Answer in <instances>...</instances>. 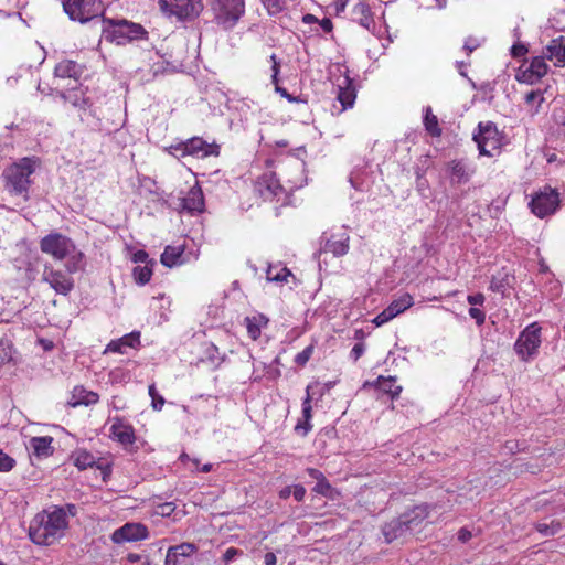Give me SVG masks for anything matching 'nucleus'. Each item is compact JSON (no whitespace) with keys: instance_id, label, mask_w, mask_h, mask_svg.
I'll use <instances>...</instances> for the list:
<instances>
[{"instance_id":"obj_5","label":"nucleus","mask_w":565,"mask_h":565,"mask_svg":"<svg viewBox=\"0 0 565 565\" xmlns=\"http://www.w3.org/2000/svg\"><path fill=\"white\" fill-rule=\"evenodd\" d=\"M217 25L232 30L245 14V0H209Z\"/></svg>"},{"instance_id":"obj_28","label":"nucleus","mask_w":565,"mask_h":565,"mask_svg":"<svg viewBox=\"0 0 565 565\" xmlns=\"http://www.w3.org/2000/svg\"><path fill=\"white\" fill-rule=\"evenodd\" d=\"M269 319L263 313L247 316L244 318V326L252 340H257L260 337L262 330L267 327Z\"/></svg>"},{"instance_id":"obj_35","label":"nucleus","mask_w":565,"mask_h":565,"mask_svg":"<svg viewBox=\"0 0 565 565\" xmlns=\"http://www.w3.org/2000/svg\"><path fill=\"white\" fill-rule=\"evenodd\" d=\"M424 126L430 136L439 137L441 135L438 118L433 114L429 106L425 108Z\"/></svg>"},{"instance_id":"obj_46","label":"nucleus","mask_w":565,"mask_h":565,"mask_svg":"<svg viewBox=\"0 0 565 565\" xmlns=\"http://www.w3.org/2000/svg\"><path fill=\"white\" fill-rule=\"evenodd\" d=\"M14 459L0 449V471L8 472L14 467Z\"/></svg>"},{"instance_id":"obj_57","label":"nucleus","mask_w":565,"mask_h":565,"mask_svg":"<svg viewBox=\"0 0 565 565\" xmlns=\"http://www.w3.org/2000/svg\"><path fill=\"white\" fill-rule=\"evenodd\" d=\"M297 502H301L306 495V489L301 484H296L291 493Z\"/></svg>"},{"instance_id":"obj_22","label":"nucleus","mask_w":565,"mask_h":565,"mask_svg":"<svg viewBox=\"0 0 565 565\" xmlns=\"http://www.w3.org/2000/svg\"><path fill=\"white\" fill-rule=\"evenodd\" d=\"M407 533L411 532L401 515L385 523L382 527V534L386 543H392L393 541L405 536Z\"/></svg>"},{"instance_id":"obj_19","label":"nucleus","mask_w":565,"mask_h":565,"mask_svg":"<svg viewBox=\"0 0 565 565\" xmlns=\"http://www.w3.org/2000/svg\"><path fill=\"white\" fill-rule=\"evenodd\" d=\"M140 347V332L132 331L124 337L111 340L105 348L104 353L126 354L128 349H137Z\"/></svg>"},{"instance_id":"obj_1","label":"nucleus","mask_w":565,"mask_h":565,"mask_svg":"<svg viewBox=\"0 0 565 565\" xmlns=\"http://www.w3.org/2000/svg\"><path fill=\"white\" fill-rule=\"evenodd\" d=\"M68 521L60 509H45L36 513L30 522L28 535L32 543L50 546L65 536Z\"/></svg>"},{"instance_id":"obj_18","label":"nucleus","mask_w":565,"mask_h":565,"mask_svg":"<svg viewBox=\"0 0 565 565\" xmlns=\"http://www.w3.org/2000/svg\"><path fill=\"white\" fill-rule=\"evenodd\" d=\"M204 195L198 183L189 189L184 196L181 198V207L183 211L195 214L204 211Z\"/></svg>"},{"instance_id":"obj_24","label":"nucleus","mask_w":565,"mask_h":565,"mask_svg":"<svg viewBox=\"0 0 565 565\" xmlns=\"http://www.w3.org/2000/svg\"><path fill=\"white\" fill-rule=\"evenodd\" d=\"M337 98L341 104V111L351 108L354 105L356 94L349 76H344L343 82L338 85Z\"/></svg>"},{"instance_id":"obj_27","label":"nucleus","mask_w":565,"mask_h":565,"mask_svg":"<svg viewBox=\"0 0 565 565\" xmlns=\"http://www.w3.org/2000/svg\"><path fill=\"white\" fill-rule=\"evenodd\" d=\"M449 172H450V181L452 183H466L469 181L470 177L473 173V169H471L465 161L462 160H454L449 163Z\"/></svg>"},{"instance_id":"obj_3","label":"nucleus","mask_w":565,"mask_h":565,"mask_svg":"<svg viewBox=\"0 0 565 565\" xmlns=\"http://www.w3.org/2000/svg\"><path fill=\"white\" fill-rule=\"evenodd\" d=\"M35 171V161L31 158H22L18 162L9 166L4 172V188L15 196L29 199V188L31 185V174Z\"/></svg>"},{"instance_id":"obj_51","label":"nucleus","mask_w":565,"mask_h":565,"mask_svg":"<svg viewBox=\"0 0 565 565\" xmlns=\"http://www.w3.org/2000/svg\"><path fill=\"white\" fill-rule=\"evenodd\" d=\"M243 551L236 547H228L223 554V561L225 563L232 562L236 556L242 555Z\"/></svg>"},{"instance_id":"obj_64","label":"nucleus","mask_w":565,"mask_h":565,"mask_svg":"<svg viewBox=\"0 0 565 565\" xmlns=\"http://www.w3.org/2000/svg\"><path fill=\"white\" fill-rule=\"evenodd\" d=\"M264 561L265 565H276L277 557L273 552H268L265 554Z\"/></svg>"},{"instance_id":"obj_36","label":"nucleus","mask_w":565,"mask_h":565,"mask_svg":"<svg viewBox=\"0 0 565 565\" xmlns=\"http://www.w3.org/2000/svg\"><path fill=\"white\" fill-rule=\"evenodd\" d=\"M414 305L413 297L404 294L399 298L393 300L387 307L392 309L394 316H398Z\"/></svg>"},{"instance_id":"obj_49","label":"nucleus","mask_w":565,"mask_h":565,"mask_svg":"<svg viewBox=\"0 0 565 565\" xmlns=\"http://www.w3.org/2000/svg\"><path fill=\"white\" fill-rule=\"evenodd\" d=\"M469 316L476 321L478 326H482L486 321V313L479 308L471 307L469 309Z\"/></svg>"},{"instance_id":"obj_13","label":"nucleus","mask_w":565,"mask_h":565,"mask_svg":"<svg viewBox=\"0 0 565 565\" xmlns=\"http://www.w3.org/2000/svg\"><path fill=\"white\" fill-rule=\"evenodd\" d=\"M182 156L189 154L196 158H206L220 154V146L215 142H207L201 137H193L182 142L179 148Z\"/></svg>"},{"instance_id":"obj_56","label":"nucleus","mask_w":565,"mask_h":565,"mask_svg":"<svg viewBox=\"0 0 565 565\" xmlns=\"http://www.w3.org/2000/svg\"><path fill=\"white\" fill-rule=\"evenodd\" d=\"M148 258H149V255L143 249H138L137 252H135L132 254V257H131L134 263H143V264L148 263Z\"/></svg>"},{"instance_id":"obj_16","label":"nucleus","mask_w":565,"mask_h":565,"mask_svg":"<svg viewBox=\"0 0 565 565\" xmlns=\"http://www.w3.org/2000/svg\"><path fill=\"white\" fill-rule=\"evenodd\" d=\"M72 459H73L74 465L79 470H85L87 468H93V467H96L97 469H99L103 475V480H106L111 473L110 465L103 463L99 460H96L95 456L93 454H90L89 451H87L86 449H82V448L76 449L72 454Z\"/></svg>"},{"instance_id":"obj_34","label":"nucleus","mask_w":565,"mask_h":565,"mask_svg":"<svg viewBox=\"0 0 565 565\" xmlns=\"http://www.w3.org/2000/svg\"><path fill=\"white\" fill-rule=\"evenodd\" d=\"M52 441L53 438L51 436L43 437H32L30 440V446L33 449V454L38 457H47L52 454Z\"/></svg>"},{"instance_id":"obj_32","label":"nucleus","mask_w":565,"mask_h":565,"mask_svg":"<svg viewBox=\"0 0 565 565\" xmlns=\"http://www.w3.org/2000/svg\"><path fill=\"white\" fill-rule=\"evenodd\" d=\"M291 271L281 263L269 264L266 269V279L269 282L282 284L286 282Z\"/></svg>"},{"instance_id":"obj_21","label":"nucleus","mask_w":565,"mask_h":565,"mask_svg":"<svg viewBox=\"0 0 565 565\" xmlns=\"http://www.w3.org/2000/svg\"><path fill=\"white\" fill-rule=\"evenodd\" d=\"M196 551L198 547L193 543H181L171 546L167 551L164 565H180L182 558L190 557Z\"/></svg>"},{"instance_id":"obj_63","label":"nucleus","mask_w":565,"mask_h":565,"mask_svg":"<svg viewBox=\"0 0 565 565\" xmlns=\"http://www.w3.org/2000/svg\"><path fill=\"white\" fill-rule=\"evenodd\" d=\"M308 475L316 479L317 481H320L322 480V478H324L323 473L321 471H319L318 469H315V468H309L308 470Z\"/></svg>"},{"instance_id":"obj_11","label":"nucleus","mask_w":565,"mask_h":565,"mask_svg":"<svg viewBox=\"0 0 565 565\" xmlns=\"http://www.w3.org/2000/svg\"><path fill=\"white\" fill-rule=\"evenodd\" d=\"M161 10L179 20H192L203 9L201 0H159Z\"/></svg>"},{"instance_id":"obj_61","label":"nucleus","mask_w":565,"mask_h":565,"mask_svg":"<svg viewBox=\"0 0 565 565\" xmlns=\"http://www.w3.org/2000/svg\"><path fill=\"white\" fill-rule=\"evenodd\" d=\"M471 532L466 527L460 529L458 532V540L462 543L468 542L471 539Z\"/></svg>"},{"instance_id":"obj_25","label":"nucleus","mask_w":565,"mask_h":565,"mask_svg":"<svg viewBox=\"0 0 565 565\" xmlns=\"http://www.w3.org/2000/svg\"><path fill=\"white\" fill-rule=\"evenodd\" d=\"M57 95L64 100L70 103L72 106L76 108H85L88 105V100L85 97V92L82 87L73 86L70 89H58V86L56 87Z\"/></svg>"},{"instance_id":"obj_4","label":"nucleus","mask_w":565,"mask_h":565,"mask_svg":"<svg viewBox=\"0 0 565 565\" xmlns=\"http://www.w3.org/2000/svg\"><path fill=\"white\" fill-rule=\"evenodd\" d=\"M147 34L148 32L141 24L127 20H109L104 21L102 39L117 45H125L131 41L143 39Z\"/></svg>"},{"instance_id":"obj_20","label":"nucleus","mask_w":565,"mask_h":565,"mask_svg":"<svg viewBox=\"0 0 565 565\" xmlns=\"http://www.w3.org/2000/svg\"><path fill=\"white\" fill-rule=\"evenodd\" d=\"M84 73V66L72 60H64L56 64L54 68V76L60 79L70 78L75 84H78L81 76Z\"/></svg>"},{"instance_id":"obj_6","label":"nucleus","mask_w":565,"mask_h":565,"mask_svg":"<svg viewBox=\"0 0 565 565\" xmlns=\"http://www.w3.org/2000/svg\"><path fill=\"white\" fill-rule=\"evenodd\" d=\"M473 140L479 153L487 157H494L500 152L502 146V135L492 121L479 122L478 131L473 134Z\"/></svg>"},{"instance_id":"obj_42","label":"nucleus","mask_w":565,"mask_h":565,"mask_svg":"<svg viewBox=\"0 0 565 565\" xmlns=\"http://www.w3.org/2000/svg\"><path fill=\"white\" fill-rule=\"evenodd\" d=\"M535 529L539 533L547 536V535H554L556 534L559 529H561V525L559 523H551V524H547V523H537L535 525Z\"/></svg>"},{"instance_id":"obj_55","label":"nucleus","mask_w":565,"mask_h":565,"mask_svg":"<svg viewBox=\"0 0 565 565\" xmlns=\"http://www.w3.org/2000/svg\"><path fill=\"white\" fill-rule=\"evenodd\" d=\"M480 43L478 39L469 36L463 44V50L470 54L472 53L477 47H479Z\"/></svg>"},{"instance_id":"obj_50","label":"nucleus","mask_w":565,"mask_h":565,"mask_svg":"<svg viewBox=\"0 0 565 565\" xmlns=\"http://www.w3.org/2000/svg\"><path fill=\"white\" fill-rule=\"evenodd\" d=\"M330 489H331V486L326 478H322V480L318 481L313 488V490L317 493H320L322 495H327L329 493Z\"/></svg>"},{"instance_id":"obj_62","label":"nucleus","mask_w":565,"mask_h":565,"mask_svg":"<svg viewBox=\"0 0 565 565\" xmlns=\"http://www.w3.org/2000/svg\"><path fill=\"white\" fill-rule=\"evenodd\" d=\"M318 22H319V24H320L321 29H322L324 32L329 33V32H331V31H332V29H333V24H332V21H331L330 19H328V18H323L322 20H320V21H318Z\"/></svg>"},{"instance_id":"obj_17","label":"nucleus","mask_w":565,"mask_h":565,"mask_svg":"<svg viewBox=\"0 0 565 565\" xmlns=\"http://www.w3.org/2000/svg\"><path fill=\"white\" fill-rule=\"evenodd\" d=\"M547 71L548 65L545 62V56H535L525 70L519 72L516 79L520 83L533 85L545 76Z\"/></svg>"},{"instance_id":"obj_45","label":"nucleus","mask_w":565,"mask_h":565,"mask_svg":"<svg viewBox=\"0 0 565 565\" xmlns=\"http://www.w3.org/2000/svg\"><path fill=\"white\" fill-rule=\"evenodd\" d=\"M269 61L271 62V83L274 85H277L279 83V72H280V60L277 57L276 54H271L269 57Z\"/></svg>"},{"instance_id":"obj_41","label":"nucleus","mask_w":565,"mask_h":565,"mask_svg":"<svg viewBox=\"0 0 565 565\" xmlns=\"http://www.w3.org/2000/svg\"><path fill=\"white\" fill-rule=\"evenodd\" d=\"M148 392L151 397V405L153 409L160 411L166 403L164 398L160 394H158L154 384L149 385Z\"/></svg>"},{"instance_id":"obj_54","label":"nucleus","mask_w":565,"mask_h":565,"mask_svg":"<svg viewBox=\"0 0 565 565\" xmlns=\"http://www.w3.org/2000/svg\"><path fill=\"white\" fill-rule=\"evenodd\" d=\"M467 301L472 306H482L486 301V297L481 292H477L475 295H469L467 297Z\"/></svg>"},{"instance_id":"obj_58","label":"nucleus","mask_w":565,"mask_h":565,"mask_svg":"<svg viewBox=\"0 0 565 565\" xmlns=\"http://www.w3.org/2000/svg\"><path fill=\"white\" fill-rule=\"evenodd\" d=\"M526 52H527V49L524 44H514L511 49V54L514 57H521V56L525 55Z\"/></svg>"},{"instance_id":"obj_2","label":"nucleus","mask_w":565,"mask_h":565,"mask_svg":"<svg viewBox=\"0 0 565 565\" xmlns=\"http://www.w3.org/2000/svg\"><path fill=\"white\" fill-rule=\"evenodd\" d=\"M40 249L55 260H65L68 274L83 271L86 266L85 255L73 239L58 232H51L40 239Z\"/></svg>"},{"instance_id":"obj_47","label":"nucleus","mask_w":565,"mask_h":565,"mask_svg":"<svg viewBox=\"0 0 565 565\" xmlns=\"http://www.w3.org/2000/svg\"><path fill=\"white\" fill-rule=\"evenodd\" d=\"M505 278H507V275H504V277L503 276L501 277L500 274L498 276H493L491 279V282H490V288L493 291L503 294L504 288L508 285V282L505 281Z\"/></svg>"},{"instance_id":"obj_43","label":"nucleus","mask_w":565,"mask_h":565,"mask_svg":"<svg viewBox=\"0 0 565 565\" xmlns=\"http://www.w3.org/2000/svg\"><path fill=\"white\" fill-rule=\"evenodd\" d=\"M313 353V345L306 347L301 352L295 356V363L299 366L306 365Z\"/></svg>"},{"instance_id":"obj_40","label":"nucleus","mask_w":565,"mask_h":565,"mask_svg":"<svg viewBox=\"0 0 565 565\" xmlns=\"http://www.w3.org/2000/svg\"><path fill=\"white\" fill-rule=\"evenodd\" d=\"M270 15L280 13L285 8V0H262Z\"/></svg>"},{"instance_id":"obj_39","label":"nucleus","mask_w":565,"mask_h":565,"mask_svg":"<svg viewBox=\"0 0 565 565\" xmlns=\"http://www.w3.org/2000/svg\"><path fill=\"white\" fill-rule=\"evenodd\" d=\"M12 360V345L6 338H0V365Z\"/></svg>"},{"instance_id":"obj_59","label":"nucleus","mask_w":565,"mask_h":565,"mask_svg":"<svg viewBox=\"0 0 565 565\" xmlns=\"http://www.w3.org/2000/svg\"><path fill=\"white\" fill-rule=\"evenodd\" d=\"M267 191L270 192L274 196L278 195L279 192L282 191V188L277 183V181L270 179L267 184Z\"/></svg>"},{"instance_id":"obj_15","label":"nucleus","mask_w":565,"mask_h":565,"mask_svg":"<svg viewBox=\"0 0 565 565\" xmlns=\"http://www.w3.org/2000/svg\"><path fill=\"white\" fill-rule=\"evenodd\" d=\"M148 536L149 532L146 525L141 523H126L113 533L111 540L114 543L121 544L146 540Z\"/></svg>"},{"instance_id":"obj_7","label":"nucleus","mask_w":565,"mask_h":565,"mask_svg":"<svg viewBox=\"0 0 565 565\" xmlns=\"http://www.w3.org/2000/svg\"><path fill=\"white\" fill-rule=\"evenodd\" d=\"M64 12L73 21L85 23L103 13L102 0H60Z\"/></svg>"},{"instance_id":"obj_60","label":"nucleus","mask_w":565,"mask_h":565,"mask_svg":"<svg viewBox=\"0 0 565 565\" xmlns=\"http://www.w3.org/2000/svg\"><path fill=\"white\" fill-rule=\"evenodd\" d=\"M275 90L287 100L294 103L297 100L296 97L291 96L285 88L280 87L278 84L275 85Z\"/></svg>"},{"instance_id":"obj_53","label":"nucleus","mask_w":565,"mask_h":565,"mask_svg":"<svg viewBox=\"0 0 565 565\" xmlns=\"http://www.w3.org/2000/svg\"><path fill=\"white\" fill-rule=\"evenodd\" d=\"M364 351H365L364 343H362V342L355 343L350 352V356L354 361H358L363 355Z\"/></svg>"},{"instance_id":"obj_10","label":"nucleus","mask_w":565,"mask_h":565,"mask_svg":"<svg viewBox=\"0 0 565 565\" xmlns=\"http://www.w3.org/2000/svg\"><path fill=\"white\" fill-rule=\"evenodd\" d=\"M529 206L534 215L543 218L556 212L559 206V195L551 186H544L533 195Z\"/></svg>"},{"instance_id":"obj_31","label":"nucleus","mask_w":565,"mask_h":565,"mask_svg":"<svg viewBox=\"0 0 565 565\" xmlns=\"http://www.w3.org/2000/svg\"><path fill=\"white\" fill-rule=\"evenodd\" d=\"M351 20L369 29L373 22L370 7L362 1L356 2L351 10Z\"/></svg>"},{"instance_id":"obj_44","label":"nucleus","mask_w":565,"mask_h":565,"mask_svg":"<svg viewBox=\"0 0 565 565\" xmlns=\"http://www.w3.org/2000/svg\"><path fill=\"white\" fill-rule=\"evenodd\" d=\"M393 318H395L393 311L391 308L386 307L382 312H380L374 319H373V323L377 327L388 322L390 320H392Z\"/></svg>"},{"instance_id":"obj_33","label":"nucleus","mask_w":565,"mask_h":565,"mask_svg":"<svg viewBox=\"0 0 565 565\" xmlns=\"http://www.w3.org/2000/svg\"><path fill=\"white\" fill-rule=\"evenodd\" d=\"M183 247L181 246H167L161 254V263L166 267L172 268L183 263Z\"/></svg>"},{"instance_id":"obj_9","label":"nucleus","mask_w":565,"mask_h":565,"mask_svg":"<svg viewBox=\"0 0 565 565\" xmlns=\"http://www.w3.org/2000/svg\"><path fill=\"white\" fill-rule=\"evenodd\" d=\"M65 270L55 268L52 264H45L41 275L43 282H46L57 295L68 296L75 287V281Z\"/></svg>"},{"instance_id":"obj_38","label":"nucleus","mask_w":565,"mask_h":565,"mask_svg":"<svg viewBox=\"0 0 565 565\" xmlns=\"http://www.w3.org/2000/svg\"><path fill=\"white\" fill-rule=\"evenodd\" d=\"M544 102V96L541 90H531L525 95V103L533 107L532 114L535 115L540 111V107Z\"/></svg>"},{"instance_id":"obj_48","label":"nucleus","mask_w":565,"mask_h":565,"mask_svg":"<svg viewBox=\"0 0 565 565\" xmlns=\"http://www.w3.org/2000/svg\"><path fill=\"white\" fill-rule=\"evenodd\" d=\"M51 509L62 510L65 521H68L70 516H75L77 514V507L73 503H66L65 505H53Z\"/></svg>"},{"instance_id":"obj_23","label":"nucleus","mask_w":565,"mask_h":565,"mask_svg":"<svg viewBox=\"0 0 565 565\" xmlns=\"http://www.w3.org/2000/svg\"><path fill=\"white\" fill-rule=\"evenodd\" d=\"M545 58L554 61L555 66L565 65V38L553 39L544 50Z\"/></svg>"},{"instance_id":"obj_14","label":"nucleus","mask_w":565,"mask_h":565,"mask_svg":"<svg viewBox=\"0 0 565 565\" xmlns=\"http://www.w3.org/2000/svg\"><path fill=\"white\" fill-rule=\"evenodd\" d=\"M350 236L345 231L321 236L320 253H330L334 257H341L349 252Z\"/></svg>"},{"instance_id":"obj_37","label":"nucleus","mask_w":565,"mask_h":565,"mask_svg":"<svg viewBox=\"0 0 565 565\" xmlns=\"http://www.w3.org/2000/svg\"><path fill=\"white\" fill-rule=\"evenodd\" d=\"M132 275H134L135 281L138 285L143 286L150 281L151 276H152V269L148 265L136 266L134 268Z\"/></svg>"},{"instance_id":"obj_12","label":"nucleus","mask_w":565,"mask_h":565,"mask_svg":"<svg viewBox=\"0 0 565 565\" xmlns=\"http://www.w3.org/2000/svg\"><path fill=\"white\" fill-rule=\"evenodd\" d=\"M111 425L109 428L110 438L119 443L125 450L132 451L136 441L134 427L121 417H114L110 419Z\"/></svg>"},{"instance_id":"obj_8","label":"nucleus","mask_w":565,"mask_h":565,"mask_svg":"<svg viewBox=\"0 0 565 565\" xmlns=\"http://www.w3.org/2000/svg\"><path fill=\"white\" fill-rule=\"evenodd\" d=\"M540 345L541 327L534 322L520 333L514 343V351L522 361L526 362L536 356Z\"/></svg>"},{"instance_id":"obj_30","label":"nucleus","mask_w":565,"mask_h":565,"mask_svg":"<svg viewBox=\"0 0 565 565\" xmlns=\"http://www.w3.org/2000/svg\"><path fill=\"white\" fill-rule=\"evenodd\" d=\"M99 399V395L96 392L87 391L83 386H75L72 391V399L70 404L73 407L85 405H95Z\"/></svg>"},{"instance_id":"obj_26","label":"nucleus","mask_w":565,"mask_h":565,"mask_svg":"<svg viewBox=\"0 0 565 565\" xmlns=\"http://www.w3.org/2000/svg\"><path fill=\"white\" fill-rule=\"evenodd\" d=\"M428 505L423 504L414 507L412 510L403 513L401 516L404 520L405 524L407 525L409 532H413L428 516Z\"/></svg>"},{"instance_id":"obj_52","label":"nucleus","mask_w":565,"mask_h":565,"mask_svg":"<svg viewBox=\"0 0 565 565\" xmlns=\"http://www.w3.org/2000/svg\"><path fill=\"white\" fill-rule=\"evenodd\" d=\"M310 386L307 387V397L302 403V415L308 422L311 418V405H310V395H309Z\"/></svg>"},{"instance_id":"obj_29","label":"nucleus","mask_w":565,"mask_h":565,"mask_svg":"<svg viewBox=\"0 0 565 565\" xmlns=\"http://www.w3.org/2000/svg\"><path fill=\"white\" fill-rule=\"evenodd\" d=\"M395 381L396 379L394 376H379L373 383L366 382L365 385H372L394 399L397 398L402 392V386L396 385Z\"/></svg>"}]
</instances>
